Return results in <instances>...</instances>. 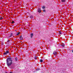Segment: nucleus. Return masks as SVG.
Returning <instances> with one entry per match:
<instances>
[{"label":"nucleus","mask_w":73,"mask_h":73,"mask_svg":"<svg viewBox=\"0 0 73 73\" xmlns=\"http://www.w3.org/2000/svg\"><path fill=\"white\" fill-rule=\"evenodd\" d=\"M3 19V17H0V20H2V19Z\"/></svg>","instance_id":"f8f14e48"},{"label":"nucleus","mask_w":73,"mask_h":73,"mask_svg":"<svg viewBox=\"0 0 73 73\" xmlns=\"http://www.w3.org/2000/svg\"><path fill=\"white\" fill-rule=\"evenodd\" d=\"M40 62H43V60L42 59L40 60Z\"/></svg>","instance_id":"1a4fd4ad"},{"label":"nucleus","mask_w":73,"mask_h":73,"mask_svg":"<svg viewBox=\"0 0 73 73\" xmlns=\"http://www.w3.org/2000/svg\"><path fill=\"white\" fill-rule=\"evenodd\" d=\"M11 44H12V43L11 42Z\"/></svg>","instance_id":"393cba45"},{"label":"nucleus","mask_w":73,"mask_h":73,"mask_svg":"<svg viewBox=\"0 0 73 73\" xmlns=\"http://www.w3.org/2000/svg\"><path fill=\"white\" fill-rule=\"evenodd\" d=\"M9 73H13L11 72H10Z\"/></svg>","instance_id":"4be33fe9"},{"label":"nucleus","mask_w":73,"mask_h":73,"mask_svg":"<svg viewBox=\"0 0 73 73\" xmlns=\"http://www.w3.org/2000/svg\"><path fill=\"white\" fill-rule=\"evenodd\" d=\"M37 57L35 55V60H37Z\"/></svg>","instance_id":"ddd939ff"},{"label":"nucleus","mask_w":73,"mask_h":73,"mask_svg":"<svg viewBox=\"0 0 73 73\" xmlns=\"http://www.w3.org/2000/svg\"><path fill=\"white\" fill-rule=\"evenodd\" d=\"M1 45H3V43L1 44Z\"/></svg>","instance_id":"5701e85b"},{"label":"nucleus","mask_w":73,"mask_h":73,"mask_svg":"<svg viewBox=\"0 0 73 73\" xmlns=\"http://www.w3.org/2000/svg\"><path fill=\"white\" fill-rule=\"evenodd\" d=\"M6 54H8V53H9V51H6Z\"/></svg>","instance_id":"9b49d317"},{"label":"nucleus","mask_w":73,"mask_h":73,"mask_svg":"<svg viewBox=\"0 0 73 73\" xmlns=\"http://www.w3.org/2000/svg\"><path fill=\"white\" fill-rule=\"evenodd\" d=\"M10 36H8L7 37V38H9V37H11V36H12V35H13V33H11L10 34Z\"/></svg>","instance_id":"f03ea898"},{"label":"nucleus","mask_w":73,"mask_h":73,"mask_svg":"<svg viewBox=\"0 0 73 73\" xmlns=\"http://www.w3.org/2000/svg\"><path fill=\"white\" fill-rule=\"evenodd\" d=\"M43 12H45V10H43Z\"/></svg>","instance_id":"aec40b11"},{"label":"nucleus","mask_w":73,"mask_h":73,"mask_svg":"<svg viewBox=\"0 0 73 73\" xmlns=\"http://www.w3.org/2000/svg\"><path fill=\"white\" fill-rule=\"evenodd\" d=\"M3 54H4V55H7V54L5 52L3 53Z\"/></svg>","instance_id":"4468645a"},{"label":"nucleus","mask_w":73,"mask_h":73,"mask_svg":"<svg viewBox=\"0 0 73 73\" xmlns=\"http://www.w3.org/2000/svg\"><path fill=\"white\" fill-rule=\"evenodd\" d=\"M15 61H17V58L16 57V58H15Z\"/></svg>","instance_id":"2eb2a0df"},{"label":"nucleus","mask_w":73,"mask_h":73,"mask_svg":"<svg viewBox=\"0 0 73 73\" xmlns=\"http://www.w3.org/2000/svg\"><path fill=\"white\" fill-rule=\"evenodd\" d=\"M38 12H39V13H40V12H41V10L40 9H39L38 10Z\"/></svg>","instance_id":"0eeeda50"},{"label":"nucleus","mask_w":73,"mask_h":73,"mask_svg":"<svg viewBox=\"0 0 73 73\" xmlns=\"http://www.w3.org/2000/svg\"><path fill=\"white\" fill-rule=\"evenodd\" d=\"M66 0H61L62 2H65Z\"/></svg>","instance_id":"9d476101"},{"label":"nucleus","mask_w":73,"mask_h":73,"mask_svg":"<svg viewBox=\"0 0 73 73\" xmlns=\"http://www.w3.org/2000/svg\"><path fill=\"white\" fill-rule=\"evenodd\" d=\"M42 8L43 9H45V6H43Z\"/></svg>","instance_id":"f3484780"},{"label":"nucleus","mask_w":73,"mask_h":73,"mask_svg":"<svg viewBox=\"0 0 73 73\" xmlns=\"http://www.w3.org/2000/svg\"><path fill=\"white\" fill-rule=\"evenodd\" d=\"M15 23V22L14 21H13L12 22H11V24H13V23Z\"/></svg>","instance_id":"dca6fc26"},{"label":"nucleus","mask_w":73,"mask_h":73,"mask_svg":"<svg viewBox=\"0 0 73 73\" xmlns=\"http://www.w3.org/2000/svg\"><path fill=\"white\" fill-rule=\"evenodd\" d=\"M20 35V33H18L17 34V35Z\"/></svg>","instance_id":"a211bd4d"},{"label":"nucleus","mask_w":73,"mask_h":73,"mask_svg":"<svg viewBox=\"0 0 73 73\" xmlns=\"http://www.w3.org/2000/svg\"><path fill=\"white\" fill-rule=\"evenodd\" d=\"M33 34L31 33V38H32V37H33Z\"/></svg>","instance_id":"39448f33"},{"label":"nucleus","mask_w":73,"mask_h":73,"mask_svg":"<svg viewBox=\"0 0 73 73\" xmlns=\"http://www.w3.org/2000/svg\"><path fill=\"white\" fill-rule=\"evenodd\" d=\"M72 52L73 53V49L72 50Z\"/></svg>","instance_id":"b1692460"},{"label":"nucleus","mask_w":73,"mask_h":73,"mask_svg":"<svg viewBox=\"0 0 73 73\" xmlns=\"http://www.w3.org/2000/svg\"><path fill=\"white\" fill-rule=\"evenodd\" d=\"M53 54L55 55V56H56L57 54V52L55 51H54Z\"/></svg>","instance_id":"7ed1b4c3"},{"label":"nucleus","mask_w":73,"mask_h":73,"mask_svg":"<svg viewBox=\"0 0 73 73\" xmlns=\"http://www.w3.org/2000/svg\"><path fill=\"white\" fill-rule=\"evenodd\" d=\"M9 41H10V40H7V42H9Z\"/></svg>","instance_id":"412c9836"},{"label":"nucleus","mask_w":73,"mask_h":73,"mask_svg":"<svg viewBox=\"0 0 73 73\" xmlns=\"http://www.w3.org/2000/svg\"><path fill=\"white\" fill-rule=\"evenodd\" d=\"M59 33L60 35H61V31L59 32Z\"/></svg>","instance_id":"6ab92c4d"},{"label":"nucleus","mask_w":73,"mask_h":73,"mask_svg":"<svg viewBox=\"0 0 73 73\" xmlns=\"http://www.w3.org/2000/svg\"><path fill=\"white\" fill-rule=\"evenodd\" d=\"M19 38L21 40H23V36H20Z\"/></svg>","instance_id":"20e7f679"},{"label":"nucleus","mask_w":73,"mask_h":73,"mask_svg":"<svg viewBox=\"0 0 73 73\" xmlns=\"http://www.w3.org/2000/svg\"><path fill=\"white\" fill-rule=\"evenodd\" d=\"M7 66H9L12 64V60L11 58H8L7 60Z\"/></svg>","instance_id":"f257e3e1"},{"label":"nucleus","mask_w":73,"mask_h":73,"mask_svg":"<svg viewBox=\"0 0 73 73\" xmlns=\"http://www.w3.org/2000/svg\"><path fill=\"white\" fill-rule=\"evenodd\" d=\"M61 46H62L63 47H64L65 46V44L64 43H62V44L61 45Z\"/></svg>","instance_id":"423d86ee"},{"label":"nucleus","mask_w":73,"mask_h":73,"mask_svg":"<svg viewBox=\"0 0 73 73\" xmlns=\"http://www.w3.org/2000/svg\"><path fill=\"white\" fill-rule=\"evenodd\" d=\"M30 17L31 19H33V16L32 15H31L30 16Z\"/></svg>","instance_id":"6e6552de"}]
</instances>
